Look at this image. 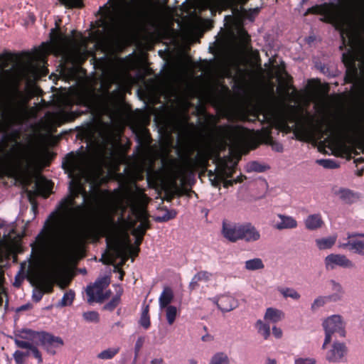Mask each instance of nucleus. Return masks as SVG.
Masks as SVG:
<instances>
[{
    "label": "nucleus",
    "mask_w": 364,
    "mask_h": 364,
    "mask_svg": "<svg viewBox=\"0 0 364 364\" xmlns=\"http://www.w3.org/2000/svg\"><path fill=\"white\" fill-rule=\"evenodd\" d=\"M70 178V195L62 200L60 213H53L43 230L37 235L32 252L39 261H46L57 256L60 249V237L69 240L72 237V225L78 218L85 206L98 204L100 200L111 203L113 196L102 191L100 170L91 156L85 154L67 155L63 163Z\"/></svg>",
    "instance_id": "1"
},
{
    "label": "nucleus",
    "mask_w": 364,
    "mask_h": 364,
    "mask_svg": "<svg viewBox=\"0 0 364 364\" xmlns=\"http://www.w3.org/2000/svg\"><path fill=\"white\" fill-rule=\"evenodd\" d=\"M326 18L339 31L345 47L343 62L346 68L345 81L352 90L364 87V0H339Z\"/></svg>",
    "instance_id": "2"
},
{
    "label": "nucleus",
    "mask_w": 364,
    "mask_h": 364,
    "mask_svg": "<svg viewBox=\"0 0 364 364\" xmlns=\"http://www.w3.org/2000/svg\"><path fill=\"white\" fill-rule=\"evenodd\" d=\"M100 10L117 33L138 30L141 27L140 14L126 0H108Z\"/></svg>",
    "instance_id": "3"
},
{
    "label": "nucleus",
    "mask_w": 364,
    "mask_h": 364,
    "mask_svg": "<svg viewBox=\"0 0 364 364\" xmlns=\"http://www.w3.org/2000/svg\"><path fill=\"white\" fill-rule=\"evenodd\" d=\"M101 235L106 237L107 245L114 256L122 259L124 264L129 256L137 255L143 236H135V244L133 247L127 230L119 228V225L111 218L107 217L100 230Z\"/></svg>",
    "instance_id": "4"
},
{
    "label": "nucleus",
    "mask_w": 364,
    "mask_h": 364,
    "mask_svg": "<svg viewBox=\"0 0 364 364\" xmlns=\"http://www.w3.org/2000/svg\"><path fill=\"white\" fill-rule=\"evenodd\" d=\"M41 52L61 55L65 60L70 61L78 60L82 54L80 43L55 29L51 30L50 42L43 45Z\"/></svg>",
    "instance_id": "5"
},
{
    "label": "nucleus",
    "mask_w": 364,
    "mask_h": 364,
    "mask_svg": "<svg viewBox=\"0 0 364 364\" xmlns=\"http://www.w3.org/2000/svg\"><path fill=\"white\" fill-rule=\"evenodd\" d=\"M39 154L36 147L26 145L20 148L9 161V167L16 177L29 182L33 171L38 163Z\"/></svg>",
    "instance_id": "6"
},
{
    "label": "nucleus",
    "mask_w": 364,
    "mask_h": 364,
    "mask_svg": "<svg viewBox=\"0 0 364 364\" xmlns=\"http://www.w3.org/2000/svg\"><path fill=\"white\" fill-rule=\"evenodd\" d=\"M323 328L325 331L324 342L322 345V349H325L332 339V335L338 333L341 337L346 336V322L343 317L339 314H333L328 316L322 323Z\"/></svg>",
    "instance_id": "7"
},
{
    "label": "nucleus",
    "mask_w": 364,
    "mask_h": 364,
    "mask_svg": "<svg viewBox=\"0 0 364 364\" xmlns=\"http://www.w3.org/2000/svg\"><path fill=\"white\" fill-rule=\"evenodd\" d=\"M221 134L231 149H239L247 139V130L240 126H225L221 128Z\"/></svg>",
    "instance_id": "8"
},
{
    "label": "nucleus",
    "mask_w": 364,
    "mask_h": 364,
    "mask_svg": "<svg viewBox=\"0 0 364 364\" xmlns=\"http://www.w3.org/2000/svg\"><path fill=\"white\" fill-rule=\"evenodd\" d=\"M109 281L108 278L103 277L98 279L93 284L88 285L86 289L88 303H92L94 301L101 302L107 299L110 291L104 294L103 291L109 285Z\"/></svg>",
    "instance_id": "9"
},
{
    "label": "nucleus",
    "mask_w": 364,
    "mask_h": 364,
    "mask_svg": "<svg viewBox=\"0 0 364 364\" xmlns=\"http://www.w3.org/2000/svg\"><path fill=\"white\" fill-rule=\"evenodd\" d=\"M39 345L41 346L48 353L55 355L56 353V349L62 347L64 345V342L59 336H55L45 331H41Z\"/></svg>",
    "instance_id": "10"
},
{
    "label": "nucleus",
    "mask_w": 364,
    "mask_h": 364,
    "mask_svg": "<svg viewBox=\"0 0 364 364\" xmlns=\"http://www.w3.org/2000/svg\"><path fill=\"white\" fill-rule=\"evenodd\" d=\"M242 225V223L228 220L223 221L221 230L223 236L231 242L240 240Z\"/></svg>",
    "instance_id": "11"
},
{
    "label": "nucleus",
    "mask_w": 364,
    "mask_h": 364,
    "mask_svg": "<svg viewBox=\"0 0 364 364\" xmlns=\"http://www.w3.org/2000/svg\"><path fill=\"white\" fill-rule=\"evenodd\" d=\"M325 266L327 269H334L336 267H341L346 269H353L355 264L349 259L346 255L340 254H331L326 257Z\"/></svg>",
    "instance_id": "12"
},
{
    "label": "nucleus",
    "mask_w": 364,
    "mask_h": 364,
    "mask_svg": "<svg viewBox=\"0 0 364 364\" xmlns=\"http://www.w3.org/2000/svg\"><path fill=\"white\" fill-rule=\"evenodd\" d=\"M41 331H35L31 329H23L15 336L14 343L21 348L20 343H24L29 346L39 345Z\"/></svg>",
    "instance_id": "13"
},
{
    "label": "nucleus",
    "mask_w": 364,
    "mask_h": 364,
    "mask_svg": "<svg viewBox=\"0 0 364 364\" xmlns=\"http://www.w3.org/2000/svg\"><path fill=\"white\" fill-rule=\"evenodd\" d=\"M347 347L343 343L334 342L326 352V359L330 363H341L344 360Z\"/></svg>",
    "instance_id": "14"
},
{
    "label": "nucleus",
    "mask_w": 364,
    "mask_h": 364,
    "mask_svg": "<svg viewBox=\"0 0 364 364\" xmlns=\"http://www.w3.org/2000/svg\"><path fill=\"white\" fill-rule=\"evenodd\" d=\"M210 300L216 304L218 308L223 312L230 311L238 306L237 301L228 294L210 298Z\"/></svg>",
    "instance_id": "15"
},
{
    "label": "nucleus",
    "mask_w": 364,
    "mask_h": 364,
    "mask_svg": "<svg viewBox=\"0 0 364 364\" xmlns=\"http://www.w3.org/2000/svg\"><path fill=\"white\" fill-rule=\"evenodd\" d=\"M332 193L342 203L348 205L353 204L359 199L358 193L346 188L334 187L332 189Z\"/></svg>",
    "instance_id": "16"
},
{
    "label": "nucleus",
    "mask_w": 364,
    "mask_h": 364,
    "mask_svg": "<svg viewBox=\"0 0 364 364\" xmlns=\"http://www.w3.org/2000/svg\"><path fill=\"white\" fill-rule=\"evenodd\" d=\"M261 238L259 230L252 223H242L240 240H243L247 243L257 242Z\"/></svg>",
    "instance_id": "17"
},
{
    "label": "nucleus",
    "mask_w": 364,
    "mask_h": 364,
    "mask_svg": "<svg viewBox=\"0 0 364 364\" xmlns=\"http://www.w3.org/2000/svg\"><path fill=\"white\" fill-rule=\"evenodd\" d=\"M231 170L228 169L227 170L225 167L222 168L220 170L218 171V173L216 175H214L213 172L210 171L209 172V177L210 180L212 181V184L214 186H217L219 184V181L220 180H224V186L228 187L229 186H232L233 183L241 182L242 179L237 178L235 180H226L228 178L231 177Z\"/></svg>",
    "instance_id": "18"
},
{
    "label": "nucleus",
    "mask_w": 364,
    "mask_h": 364,
    "mask_svg": "<svg viewBox=\"0 0 364 364\" xmlns=\"http://www.w3.org/2000/svg\"><path fill=\"white\" fill-rule=\"evenodd\" d=\"M278 220L274 221L273 227L278 230L285 229H294L298 226L296 220L291 216L284 214H277Z\"/></svg>",
    "instance_id": "19"
},
{
    "label": "nucleus",
    "mask_w": 364,
    "mask_h": 364,
    "mask_svg": "<svg viewBox=\"0 0 364 364\" xmlns=\"http://www.w3.org/2000/svg\"><path fill=\"white\" fill-rule=\"evenodd\" d=\"M34 191L36 194L47 197L51 191L52 183L44 178H37L34 184Z\"/></svg>",
    "instance_id": "20"
},
{
    "label": "nucleus",
    "mask_w": 364,
    "mask_h": 364,
    "mask_svg": "<svg viewBox=\"0 0 364 364\" xmlns=\"http://www.w3.org/2000/svg\"><path fill=\"white\" fill-rule=\"evenodd\" d=\"M304 223L305 228L311 231L322 228L324 224L322 216L320 213H314L308 215Z\"/></svg>",
    "instance_id": "21"
},
{
    "label": "nucleus",
    "mask_w": 364,
    "mask_h": 364,
    "mask_svg": "<svg viewBox=\"0 0 364 364\" xmlns=\"http://www.w3.org/2000/svg\"><path fill=\"white\" fill-rule=\"evenodd\" d=\"M285 314L281 309L269 307L266 309L264 320L268 323H277L284 318Z\"/></svg>",
    "instance_id": "22"
},
{
    "label": "nucleus",
    "mask_w": 364,
    "mask_h": 364,
    "mask_svg": "<svg viewBox=\"0 0 364 364\" xmlns=\"http://www.w3.org/2000/svg\"><path fill=\"white\" fill-rule=\"evenodd\" d=\"M331 289L333 291L331 294L328 295L331 302L341 301L344 294V290L341 284L335 280L330 281Z\"/></svg>",
    "instance_id": "23"
},
{
    "label": "nucleus",
    "mask_w": 364,
    "mask_h": 364,
    "mask_svg": "<svg viewBox=\"0 0 364 364\" xmlns=\"http://www.w3.org/2000/svg\"><path fill=\"white\" fill-rule=\"evenodd\" d=\"M173 299V292L172 289L168 287H164L159 298V309L162 310L165 307L170 306L169 304L171 303Z\"/></svg>",
    "instance_id": "24"
},
{
    "label": "nucleus",
    "mask_w": 364,
    "mask_h": 364,
    "mask_svg": "<svg viewBox=\"0 0 364 364\" xmlns=\"http://www.w3.org/2000/svg\"><path fill=\"white\" fill-rule=\"evenodd\" d=\"M114 288L116 294L114 296L112 300L109 303H107L105 306V309L109 311L114 310V309L119 304L120 297L123 293V289L120 285H115Z\"/></svg>",
    "instance_id": "25"
},
{
    "label": "nucleus",
    "mask_w": 364,
    "mask_h": 364,
    "mask_svg": "<svg viewBox=\"0 0 364 364\" xmlns=\"http://www.w3.org/2000/svg\"><path fill=\"white\" fill-rule=\"evenodd\" d=\"M278 291L284 298H291L293 300L298 301L301 298V294L291 287H279Z\"/></svg>",
    "instance_id": "26"
},
{
    "label": "nucleus",
    "mask_w": 364,
    "mask_h": 364,
    "mask_svg": "<svg viewBox=\"0 0 364 364\" xmlns=\"http://www.w3.org/2000/svg\"><path fill=\"white\" fill-rule=\"evenodd\" d=\"M264 267V264L262 259L256 257L251 259H248L245 262V268L248 271H256L262 269Z\"/></svg>",
    "instance_id": "27"
},
{
    "label": "nucleus",
    "mask_w": 364,
    "mask_h": 364,
    "mask_svg": "<svg viewBox=\"0 0 364 364\" xmlns=\"http://www.w3.org/2000/svg\"><path fill=\"white\" fill-rule=\"evenodd\" d=\"M336 241V236H329L316 240V244L319 250H326L331 248Z\"/></svg>",
    "instance_id": "28"
},
{
    "label": "nucleus",
    "mask_w": 364,
    "mask_h": 364,
    "mask_svg": "<svg viewBox=\"0 0 364 364\" xmlns=\"http://www.w3.org/2000/svg\"><path fill=\"white\" fill-rule=\"evenodd\" d=\"M208 163V154L204 151H198L197 154L193 158V167H205Z\"/></svg>",
    "instance_id": "29"
},
{
    "label": "nucleus",
    "mask_w": 364,
    "mask_h": 364,
    "mask_svg": "<svg viewBox=\"0 0 364 364\" xmlns=\"http://www.w3.org/2000/svg\"><path fill=\"white\" fill-rule=\"evenodd\" d=\"M255 327L257 329V332L264 338L267 339L270 336V327L269 324L265 323L264 321L260 319L257 320L255 323Z\"/></svg>",
    "instance_id": "30"
},
{
    "label": "nucleus",
    "mask_w": 364,
    "mask_h": 364,
    "mask_svg": "<svg viewBox=\"0 0 364 364\" xmlns=\"http://www.w3.org/2000/svg\"><path fill=\"white\" fill-rule=\"evenodd\" d=\"M75 299L74 291L70 289L66 291L62 299L57 303L56 306L58 308L70 306Z\"/></svg>",
    "instance_id": "31"
},
{
    "label": "nucleus",
    "mask_w": 364,
    "mask_h": 364,
    "mask_svg": "<svg viewBox=\"0 0 364 364\" xmlns=\"http://www.w3.org/2000/svg\"><path fill=\"white\" fill-rule=\"evenodd\" d=\"M328 302H331L328 296H318L314 299L311 304V310L314 312L324 306Z\"/></svg>",
    "instance_id": "32"
},
{
    "label": "nucleus",
    "mask_w": 364,
    "mask_h": 364,
    "mask_svg": "<svg viewBox=\"0 0 364 364\" xmlns=\"http://www.w3.org/2000/svg\"><path fill=\"white\" fill-rule=\"evenodd\" d=\"M208 364H230V359L225 353L218 352L211 357Z\"/></svg>",
    "instance_id": "33"
},
{
    "label": "nucleus",
    "mask_w": 364,
    "mask_h": 364,
    "mask_svg": "<svg viewBox=\"0 0 364 364\" xmlns=\"http://www.w3.org/2000/svg\"><path fill=\"white\" fill-rule=\"evenodd\" d=\"M119 352V347H112L101 351L97 354V357L101 360H110L113 358Z\"/></svg>",
    "instance_id": "34"
},
{
    "label": "nucleus",
    "mask_w": 364,
    "mask_h": 364,
    "mask_svg": "<svg viewBox=\"0 0 364 364\" xmlns=\"http://www.w3.org/2000/svg\"><path fill=\"white\" fill-rule=\"evenodd\" d=\"M75 117L76 115L74 112H69L63 109H60L55 114V118L56 121H59V122H65L73 120Z\"/></svg>",
    "instance_id": "35"
},
{
    "label": "nucleus",
    "mask_w": 364,
    "mask_h": 364,
    "mask_svg": "<svg viewBox=\"0 0 364 364\" xmlns=\"http://www.w3.org/2000/svg\"><path fill=\"white\" fill-rule=\"evenodd\" d=\"M19 346H21V348L29 350L39 364H41L43 363L41 353L40 352L37 347L38 345L29 346L28 344L21 342L20 343Z\"/></svg>",
    "instance_id": "36"
},
{
    "label": "nucleus",
    "mask_w": 364,
    "mask_h": 364,
    "mask_svg": "<svg viewBox=\"0 0 364 364\" xmlns=\"http://www.w3.org/2000/svg\"><path fill=\"white\" fill-rule=\"evenodd\" d=\"M268 166L263 165L257 161H251L247 164L245 169L247 172L262 173L265 171Z\"/></svg>",
    "instance_id": "37"
},
{
    "label": "nucleus",
    "mask_w": 364,
    "mask_h": 364,
    "mask_svg": "<svg viewBox=\"0 0 364 364\" xmlns=\"http://www.w3.org/2000/svg\"><path fill=\"white\" fill-rule=\"evenodd\" d=\"M350 245V251L361 256H364V241L353 240Z\"/></svg>",
    "instance_id": "38"
},
{
    "label": "nucleus",
    "mask_w": 364,
    "mask_h": 364,
    "mask_svg": "<svg viewBox=\"0 0 364 364\" xmlns=\"http://www.w3.org/2000/svg\"><path fill=\"white\" fill-rule=\"evenodd\" d=\"M166 309V316L169 325L173 323L177 316V308L174 306H168L164 308Z\"/></svg>",
    "instance_id": "39"
},
{
    "label": "nucleus",
    "mask_w": 364,
    "mask_h": 364,
    "mask_svg": "<svg viewBox=\"0 0 364 364\" xmlns=\"http://www.w3.org/2000/svg\"><path fill=\"white\" fill-rule=\"evenodd\" d=\"M83 318L89 323H98L100 315L95 311H86L82 314Z\"/></svg>",
    "instance_id": "40"
},
{
    "label": "nucleus",
    "mask_w": 364,
    "mask_h": 364,
    "mask_svg": "<svg viewBox=\"0 0 364 364\" xmlns=\"http://www.w3.org/2000/svg\"><path fill=\"white\" fill-rule=\"evenodd\" d=\"M176 216V212L174 210H166L165 213L155 218L157 222H166L174 218Z\"/></svg>",
    "instance_id": "41"
},
{
    "label": "nucleus",
    "mask_w": 364,
    "mask_h": 364,
    "mask_svg": "<svg viewBox=\"0 0 364 364\" xmlns=\"http://www.w3.org/2000/svg\"><path fill=\"white\" fill-rule=\"evenodd\" d=\"M316 163L325 168H336L338 167V164L333 159H318Z\"/></svg>",
    "instance_id": "42"
},
{
    "label": "nucleus",
    "mask_w": 364,
    "mask_h": 364,
    "mask_svg": "<svg viewBox=\"0 0 364 364\" xmlns=\"http://www.w3.org/2000/svg\"><path fill=\"white\" fill-rule=\"evenodd\" d=\"M148 228L147 222L143 221L136 228L133 229L132 234L134 236H143Z\"/></svg>",
    "instance_id": "43"
},
{
    "label": "nucleus",
    "mask_w": 364,
    "mask_h": 364,
    "mask_svg": "<svg viewBox=\"0 0 364 364\" xmlns=\"http://www.w3.org/2000/svg\"><path fill=\"white\" fill-rule=\"evenodd\" d=\"M212 274L207 271H200L194 275V279L199 282H207L210 280Z\"/></svg>",
    "instance_id": "44"
},
{
    "label": "nucleus",
    "mask_w": 364,
    "mask_h": 364,
    "mask_svg": "<svg viewBox=\"0 0 364 364\" xmlns=\"http://www.w3.org/2000/svg\"><path fill=\"white\" fill-rule=\"evenodd\" d=\"M29 353H23L20 350H16L13 354V357L16 364H23L24 362V358L26 356H28Z\"/></svg>",
    "instance_id": "45"
},
{
    "label": "nucleus",
    "mask_w": 364,
    "mask_h": 364,
    "mask_svg": "<svg viewBox=\"0 0 364 364\" xmlns=\"http://www.w3.org/2000/svg\"><path fill=\"white\" fill-rule=\"evenodd\" d=\"M140 323L144 328H148L150 326V320L148 315V306L146 307L141 314Z\"/></svg>",
    "instance_id": "46"
},
{
    "label": "nucleus",
    "mask_w": 364,
    "mask_h": 364,
    "mask_svg": "<svg viewBox=\"0 0 364 364\" xmlns=\"http://www.w3.org/2000/svg\"><path fill=\"white\" fill-rule=\"evenodd\" d=\"M63 4L69 7H80L82 6L81 0H59Z\"/></svg>",
    "instance_id": "47"
},
{
    "label": "nucleus",
    "mask_w": 364,
    "mask_h": 364,
    "mask_svg": "<svg viewBox=\"0 0 364 364\" xmlns=\"http://www.w3.org/2000/svg\"><path fill=\"white\" fill-rule=\"evenodd\" d=\"M43 294L44 291L41 288L35 289L32 294L33 300L35 301L36 302L39 301L42 299Z\"/></svg>",
    "instance_id": "48"
},
{
    "label": "nucleus",
    "mask_w": 364,
    "mask_h": 364,
    "mask_svg": "<svg viewBox=\"0 0 364 364\" xmlns=\"http://www.w3.org/2000/svg\"><path fill=\"white\" fill-rule=\"evenodd\" d=\"M295 364H317L313 358H298L295 360Z\"/></svg>",
    "instance_id": "49"
},
{
    "label": "nucleus",
    "mask_w": 364,
    "mask_h": 364,
    "mask_svg": "<svg viewBox=\"0 0 364 364\" xmlns=\"http://www.w3.org/2000/svg\"><path fill=\"white\" fill-rule=\"evenodd\" d=\"M3 281H4V275L1 271L0 270V306H1L3 303V296L5 293L4 288L3 287Z\"/></svg>",
    "instance_id": "50"
},
{
    "label": "nucleus",
    "mask_w": 364,
    "mask_h": 364,
    "mask_svg": "<svg viewBox=\"0 0 364 364\" xmlns=\"http://www.w3.org/2000/svg\"><path fill=\"white\" fill-rule=\"evenodd\" d=\"M272 333L277 338H280L282 336V330L274 326L272 327Z\"/></svg>",
    "instance_id": "51"
},
{
    "label": "nucleus",
    "mask_w": 364,
    "mask_h": 364,
    "mask_svg": "<svg viewBox=\"0 0 364 364\" xmlns=\"http://www.w3.org/2000/svg\"><path fill=\"white\" fill-rule=\"evenodd\" d=\"M346 240V241L343 242H339L338 247H341V248H343V249L348 248L350 250V244L352 243V240H348L347 238Z\"/></svg>",
    "instance_id": "52"
},
{
    "label": "nucleus",
    "mask_w": 364,
    "mask_h": 364,
    "mask_svg": "<svg viewBox=\"0 0 364 364\" xmlns=\"http://www.w3.org/2000/svg\"><path fill=\"white\" fill-rule=\"evenodd\" d=\"M272 148L277 152H282L284 150L283 146L279 143H273L272 144Z\"/></svg>",
    "instance_id": "53"
},
{
    "label": "nucleus",
    "mask_w": 364,
    "mask_h": 364,
    "mask_svg": "<svg viewBox=\"0 0 364 364\" xmlns=\"http://www.w3.org/2000/svg\"><path fill=\"white\" fill-rule=\"evenodd\" d=\"M198 281L194 279V277L192 278L190 284H189V288L191 289H194L198 286Z\"/></svg>",
    "instance_id": "54"
},
{
    "label": "nucleus",
    "mask_w": 364,
    "mask_h": 364,
    "mask_svg": "<svg viewBox=\"0 0 364 364\" xmlns=\"http://www.w3.org/2000/svg\"><path fill=\"white\" fill-rule=\"evenodd\" d=\"M141 345H142V341L141 339H138V341H136V344H135V352H136V355H137L138 352L139 351L141 347Z\"/></svg>",
    "instance_id": "55"
},
{
    "label": "nucleus",
    "mask_w": 364,
    "mask_h": 364,
    "mask_svg": "<svg viewBox=\"0 0 364 364\" xmlns=\"http://www.w3.org/2000/svg\"><path fill=\"white\" fill-rule=\"evenodd\" d=\"M164 360L162 358H154L152 359L149 364H163Z\"/></svg>",
    "instance_id": "56"
},
{
    "label": "nucleus",
    "mask_w": 364,
    "mask_h": 364,
    "mask_svg": "<svg viewBox=\"0 0 364 364\" xmlns=\"http://www.w3.org/2000/svg\"><path fill=\"white\" fill-rule=\"evenodd\" d=\"M114 272H119V279L120 280H122L123 279V277H124V272L122 271L121 269H119V268L117 267V266H114Z\"/></svg>",
    "instance_id": "57"
},
{
    "label": "nucleus",
    "mask_w": 364,
    "mask_h": 364,
    "mask_svg": "<svg viewBox=\"0 0 364 364\" xmlns=\"http://www.w3.org/2000/svg\"><path fill=\"white\" fill-rule=\"evenodd\" d=\"M361 233H358V232H352V233H348L347 235H348V240H352L353 238L354 237H360V235Z\"/></svg>",
    "instance_id": "58"
},
{
    "label": "nucleus",
    "mask_w": 364,
    "mask_h": 364,
    "mask_svg": "<svg viewBox=\"0 0 364 364\" xmlns=\"http://www.w3.org/2000/svg\"><path fill=\"white\" fill-rule=\"evenodd\" d=\"M266 364H277V361L275 359L268 358Z\"/></svg>",
    "instance_id": "59"
},
{
    "label": "nucleus",
    "mask_w": 364,
    "mask_h": 364,
    "mask_svg": "<svg viewBox=\"0 0 364 364\" xmlns=\"http://www.w3.org/2000/svg\"><path fill=\"white\" fill-rule=\"evenodd\" d=\"M123 223H124V226H126L127 228H131L134 225L131 221H125L124 220Z\"/></svg>",
    "instance_id": "60"
},
{
    "label": "nucleus",
    "mask_w": 364,
    "mask_h": 364,
    "mask_svg": "<svg viewBox=\"0 0 364 364\" xmlns=\"http://www.w3.org/2000/svg\"><path fill=\"white\" fill-rule=\"evenodd\" d=\"M26 69L28 70H31L32 72H33L35 74L36 73V69L33 66V65H30L28 68H27Z\"/></svg>",
    "instance_id": "61"
},
{
    "label": "nucleus",
    "mask_w": 364,
    "mask_h": 364,
    "mask_svg": "<svg viewBox=\"0 0 364 364\" xmlns=\"http://www.w3.org/2000/svg\"><path fill=\"white\" fill-rule=\"evenodd\" d=\"M189 363H190V364H198V361H197V360H196L195 359H191V360H189Z\"/></svg>",
    "instance_id": "62"
},
{
    "label": "nucleus",
    "mask_w": 364,
    "mask_h": 364,
    "mask_svg": "<svg viewBox=\"0 0 364 364\" xmlns=\"http://www.w3.org/2000/svg\"><path fill=\"white\" fill-rule=\"evenodd\" d=\"M111 262H112V259H111V258H107V259H106L104 261V263H106V264L111 263Z\"/></svg>",
    "instance_id": "63"
},
{
    "label": "nucleus",
    "mask_w": 364,
    "mask_h": 364,
    "mask_svg": "<svg viewBox=\"0 0 364 364\" xmlns=\"http://www.w3.org/2000/svg\"><path fill=\"white\" fill-rule=\"evenodd\" d=\"M131 208H132V212L136 211V207H135V205H132Z\"/></svg>",
    "instance_id": "64"
}]
</instances>
